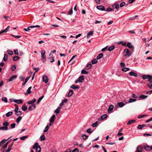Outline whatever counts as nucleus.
Here are the masks:
<instances>
[{
    "instance_id": "1",
    "label": "nucleus",
    "mask_w": 152,
    "mask_h": 152,
    "mask_svg": "<svg viewBox=\"0 0 152 152\" xmlns=\"http://www.w3.org/2000/svg\"><path fill=\"white\" fill-rule=\"evenodd\" d=\"M41 60L42 62L44 63L46 61V56L45 55V50H41Z\"/></svg>"
},
{
    "instance_id": "2",
    "label": "nucleus",
    "mask_w": 152,
    "mask_h": 152,
    "mask_svg": "<svg viewBox=\"0 0 152 152\" xmlns=\"http://www.w3.org/2000/svg\"><path fill=\"white\" fill-rule=\"evenodd\" d=\"M132 50L129 51L128 49H125L123 54L125 57H129L131 56L132 54Z\"/></svg>"
},
{
    "instance_id": "3",
    "label": "nucleus",
    "mask_w": 152,
    "mask_h": 152,
    "mask_svg": "<svg viewBox=\"0 0 152 152\" xmlns=\"http://www.w3.org/2000/svg\"><path fill=\"white\" fill-rule=\"evenodd\" d=\"M32 148L36 149V152H40L41 149V147L39 145L38 142L35 143L33 146Z\"/></svg>"
},
{
    "instance_id": "4",
    "label": "nucleus",
    "mask_w": 152,
    "mask_h": 152,
    "mask_svg": "<svg viewBox=\"0 0 152 152\" xmlns=\"http://www.w3.org/2000/svg\"><path fill=\"white\" fill-rule=\"evenodd\" d=\"M143 150V148L142 147L141 145H140L137 147L135 152H142Z\"/></svg>"
},
{
    "instance_id": "5",
    "label": "nucleus",
    "mask_w": 152,
    "mask_h": 152,
    "mask_svg": "<svg viewBox=\"0 0 152 152\" xmlns=\"http://www.w3.org/2000/svg\"><path fill=\"white\" fill-rule=\"evenodd\" d=\"M36 105L35 104H33L30 105L28 108L29 111H32L34 110L36 108Z\"/></svg>"
},
{
    "instance_id": "6",
    "label": "nucleus",
    "mask_w": 152,
    "mask_h": 152,
    "mask_svg": "<svg viewBox=\"0 0 152 152\" xmlns=\"http://www.w3.org/2000/svg\"><path fill=\"white\" fill-rule=\"evenodd\" d=\"M151 146L147 145L146 146H144V149L147 151H150L152 150Z\"/></svg>"
},
{
    "instance_id": "7",
    "label": "nucleus",
    "mask_w": 152,
    "mask_h": 152,
    "mask_svg": "<svg viewBox=\"0 0 152 152\" xmlns=\"http://www.w3.org/2000/svg\"><path fill=\"white\" fill-rule=\"evenodd\" d=\"M114 108V106L113 105L111 104L108 107V112L109 113H111L112 110Z\"/></svg>"
},
{
    "instance_id": "8",
    "label": "nucleus",
    "mask_w": 152,
    "mask_h": 152,
    "mask_svg": "<svg viewBox=\"0 0 152 152\" xmlns=\"http://www.w3.org/2000/svg\"><path fill=\"white\" fill-rule=\"evenodd\" d=\"M126 46L129 48L131 49H132V52L134 50V47L133 46L131 45L130 42L128 43Z\"/></svg>"
},
{
    "instance_id": "9",
    "label": "nucleus",
    "mask_w": 152,
    "mask_h": 152,
    "mask_svg": "<svg viewBox=\"0 0 152 152\" xmlns=\"http://www.w3.org/2000/svg\"><path fill=\"white\" fill-rule=\"evenodd\" d=\"M43 81L45 83H47L48 81V77L47 76H44L42 77Z\"/></svg>"
},
{
    "instance_id": "10",
    "label": "nucleus",
    "mask_w": 152,
    "mask_h": 152,
    "mask_svg": "<svg viewBox=\"0 0 152 152\" xmlns=\"http://www.w3.org/2000/svg\"><path fill=\"white\" fill-rule=\"evenodd\" d=\"M17 77V76L16 75H13L11 77H10L9 79H8V81H12L15 80Z\"/></svg>"
},
{
    "instance_id": "11",
    "label": "nucleus",
    "mask_w": 152,
    "mask_h": 152,
    "mask_svg": "<svg viewBox=\"0 0 152 152\" xmlns=\"http://www.w3.org/2000/svg\"><path fill=\"white\" fill-rule=\"evenodd\" d=\"M96 7L97 9L102 11H104L105 10V7L102 5L97 6Z\"/></svg>"
},
{
    "instance_id": "12",
    "label": "nucleus",
    "mask_w": 152,
    "mask_h": 152,
    "mask_svg": "<svg viewBox=\"0 0 152 152\" xmlns=\"http://www.w3.org/2000/svg\"><path fill=\"white\" fill-rule=\"evenodd\" d=\"M78 79L79 81V82L81 83H82L84 79V76L83 75L80 76Z\"/></svg>"
},
{
    "instance_id": "13",
    "label": "nucleus",
    "mask_w": 152,
    "mask_h": 152,
    "mask_svg": "<svg viewBox=\"0 0 152 152\" xmlns=\"http://www.w3.org/2000/svg\"><path fill=\"white\" fill-rule=\"evenodd\" d=\"M31 86H30L28 88V89L26 91L27 92L25 93V94L26 95H27L28 94H30L31 93Z\"/></svg>"
},
{
    "instance_id": "14",
    "label": "nucleus",
    "mask_w": 152,
    "mask_h": 152,
    "mask_svg": "<svg viewBox=\"0 0 152 152\" xmlns=\"http://www.w3.org/2000/svg\"><path fill=\"white\" fill-rule=\"evenodd\" d=\"M129 74L131 76L134 77H137V74L133 72H131L129 73Z\"/></svg>"
},
{
    "instance_id": "15",
    "label": "nucleus",
    "mask_w": 152,
    "mask_h": 152,
    "mask_svg": "<svg viewBox=\"0 0 152 152\" xmlns=\"http://www.w3.org/2000/svg\"><path fill=\"white\" fill-rule=\"evenodd\" d=\"M36 101V99H35L34 98L33 100L28 102L27 103L29 104H34L33 103L35 102Z\"/></svg>"
},
{
    "instance_id": "16",
    "label": "nucleus",
    "mask_w": 152,
    "mask_h": 152,
    "mask_svg": "<svg viewBox=\"0 0 152 152\" xmlns=\"http://www.w3.org/2000/svg\"><path fill=\"white\" fill-rule=\"evenodd\" d=\"M70 88L74 89H79V87L78 86H75V85H72Z\"/></svg>"
},
{
    "instance_id": "17",
    "label": "nucleus",
    "mask_w": 152,
    "mask_h": 152,
    "mask_svg": "<svg viewBox=\"0 0 152 152\" xmlns=\"http://www.w3.org/2000/svg\"><path fill=\"white\" fill-rule=\"evenodd\" d=\"M150 75H143L142 76V77L143 79L144 80L146 79H149L150 77Z\"/></svg>"
},
{
    "instance_id": "18",
    "label": "nucleus",
    "mask_w": 152,
    "mask_h": 152,
    "mask_svg": "<svg viewBox=\"0 0 152 152\" xmlns=\"http://www.w3.org/2000/svg\"><path fill=\"white\" fill-rule=\"evenodd\" d=\"M55 116H56L55 115H53L50 119V122L53 123L55 120Z\"/></svg>"
},
{
    "instance_id": "19",
    "label": "nucleus",
    "mask_w": 152,
    "mask_h": 152,
    "mask_svg": "<svg viewBox=\"0 0 152 152\" xmlns=\"http://www.w3.org/2000/svg\"><path fill=\"white\" fill-rule=\"evenodd\" d=\"M117 104L118 106L120 107H122L125 105L124 103L122 102H118V103Z\"/></svg>"
},
{
    "instance_id": "20",
    "label": "nucleus",
    "mask_w": 152,
    "mask_h": 152,
    "mask_svg": "<svg viewBox=\"0 0 152 152\" xmlns=\"http://www.w3.org/2000/svg\"><path fill=\"white\" fill-rule=\"evenodd\" d=\"M137 100L136 99L130 98L129 99L128 102V103H132L133 102H135Z\"/></svg>"
},
{
    "instance_id": "21",
    "label": "nucleus",
    "mask_w": 152,
    "mask_h": 152,
    "mask_svg": "<svg viewBox=\"0 0 152 152\" xmlns=\"http://www.w3.org/2000/svg\"><path fill=\"white\" fill-rule=\"evenodd\" d=\"M103 56V54L102 53L99 54L97 56L96 58L97 60H99L101 59Z\"/></svg>"
},
{
    "instance_id": "22",
    "label": "nucleus",
    "mask_w": 152,
    "mask_h": 152,
    "mask_svg": "<svg viewBox=\"0 0 152 152\" xmlns=\"http://www.w3.org/2000/svg\"><path fill=\"white\" fill-rule=\"evenodd\" d=\"M148 97L147 95H145L143 94L141 95L139 97L140 98L142 99H146Z\"/></svg>"
},
{
    "instance_id": "23",
    "label": "nucleus",
    "mask_w": 152,
    "mask_h": 152,
    "mask_svg": "<svg viewBox=\"0 0 152 152\" xmlns=\"http://www.w3.org/2000/svg\"><path fill=\"white\" fill-rule=\"evenodd\" d=\"M94 33V31H91L88 33L87 34V37H89L90 36L92 35Z\"/></svg>"
},
{
    "instance_id": "24",
    "label": "nucleus",
    "mask_w": 152,
    "mask_h": 152,
    "mask_svg": "<svg viewBox=\"0 0 152 152\" xmlns=\"http://www.w3.org/2000/svg\"><path fill=\"white\" fill-rule=\"evenodd\" d=\"M73 93V92L72 90H70L67 96L69 97H70L72 95Z\"/></svg>"
},
{
    "instance_id": "25",
    "label": "nucleus",
    "mask_w": 152,
    "mask_h": 152,
    "mask_svg": "<svg viewBox=\"0 0 152 152\" xmlns=\"http://www.w3.org/2000/svg\"><path fill=\"white\" fill-rule=\"evenodd\" d=\"M8 129L7 126H3L0 127V130H7Z\"/></svg>"
},
{
    "instance_id": "26",
    "label": "nucleus",
    "mask_w": 152,
    "mask_h": 152,
    "mask_svg": "<svg viewBox=\"0 0 152 152\" xmlns=\"http://www.w3.org/2000/svg\"><path fill=\"white\" fill-rule=\"evenodd\" d=\"M21 109L23 111H25L27 110V107L24 104L22 106Z\"/></svg>"
},
{
    "instance_id": "27",
    "label": "nucleus",
    "mask_w": 152,
    "mask_h": 152,
    "mask_svg": "<svg viewBox=\"0 0 152 152\" xmlns=\"http://www.w3.org/2000/svg\"><path fill=\"white\" fill-rule=\"evenodd\" d=\"M9 138H8V139H7V140L4 139V140H3L2 141H1L0 142V147Z\"/></svg>"
},
{
    "instance_id": "28",
    "label": "nucleus",
    "mask_w": 152,
    "mask_h": 152,
    "mask_svg": "<svg viewBox=\"0 0 152 152\" xmlns=\"http://www.w3.org/2000/svg\"><path fill=\"white\" fill-rule=\"evenodd\" d=\"M61 109V107H58L56 110H55V112L57 114L59 113L60 112V110Z\"/></svg>"
},
{
    "instance_id": "29",
    "label": "nucleus",
    "mask_w": 152,
    "mask_h": 152,
    "mask_svg": "<svg viewBox=\"0 0 152 152\" xmlns=\"http://www.w3.org/2000/svg\"><path fill=\"white\" fill-rule=\"evenodd\" d=\"M136 121V120H132L129 121L127 123V124L128 125H129V124H131L133 123L134 122Z\"/></svg>"
},
{
    "instance_id": "30",
    "label": "nucleus",
    "mask_w": 152,
    "mask_h": 152,
    "mask_svg": "<svg viewBox=\"0 0 152 152\" xmlns=\"http://www.w3.org/2000/svg\"><path fill=\"white\" fill-rule=\"evenodd\" d=\"M44 97V96H42L41 97H40L38 100L37 103V104H39V103L41 101L42 99Z\"/></svg>"
},
{
    "instance_id": "31",
    "label": "nucleus",
    "mask_w": 152,
    "mask_h": 152,
    "mask_svg": "<svg viewBox=\"0 0 152 152\" xmlns=\"http://www.w3.org/2000/svg\"><path fill=\"white\" fill-rule=\"evenodd\" d=\"M97 59H93L91 61V63L93 64H96L97 62Z\"/></svg>"
},
{
    "instance_id": "32",
    "label": "nucleus",
    "mask_w": 152,
    "mask_h": 152,
    "mask_svg": "<svg viewBox=\"0 0 152 152\" xmlns=\"http://www.w3.org/2000/svg\"><path fill=\"white\" fill-rule=\"evenodd\" d=\"M28 136V135L23 136L22 137H20V139L21 140H24L26 139L27 138Z\"/></svg>"
},
{
    "instance_id": "33",
    "label": "nucleus",
    "mask_w": 152,
    "mask_h": 152,
    "mask_svg": "<svg viewBox=\"0 0 152 152\" xmlns=\"http://www.w3.org/2000/svg\"><path fill=\"white\" fill-rule=\"evenodd\" d=\"M15 108L14 110V111L15 112V113H17L18 110V105L16 104H15Z\"/></svg>"
},
{
    "instance_id": "34",
    "label": "nucleus",
    "mask_w": 152,
    "mask_h": 152,
    "mask_svg": "<svg viewBox=\"0 0 152 152\" xmlns=\"http://www.w3.org/2000/svg\"><path fill=\"white\" fill-rule=\"evenodd\" d=\"M115 48V46L113 45L107 49V50L109 51H111L113 50Z\"/></svg>"
},
{
    "instance_id": "35",
    "label": "nucleus",
    "mask_w": 152,
    "mask_h": 152,
    "mask_svg": "<svg viewBox=\"0 0 152 152\" xmlns=\"http://www.w3.org/2000/svg\"><path fill=\"white\" fill-rule=\"evenodd\" d=\"M9 124V122L7 121H5L3 123L2 125L5 126H7Z\"/></svg>"
},
{
    "instance_id": "36",
    "label": "nucleus",
    "mask_w": 152,
    "mask_h": 152,
    "mask_svg": "<svg viewBox=\"0 0 152 152\" xmlns=\"http://www.w3.org/2000/svg\"><path fill=\"white\" fill-rule=\"evenodd\" d=\"M108 116L106 114H104L102 115L101 117V119L102 120H104L105 118H107Z\"/></svg>"
},
{
    "instance_id": "37",
    "label": "nucleus",
    "mask_w": 152,
    "mask_h": 152,
    "mask_svg": "<svg viewBox=\"0 0 152 152\" xmlns=\"http://www.w3.org/2000/svg\"><path fill=\"white\" fill-rule=\"evenodd\" d=\"M12 113V112L11 111H10L8 112L6 114V117H9L11 116Z\"/></svg>"
},
{
    "instance_id": "38",
    "label": "nucleus",
    "mask_w": 152,
    "mask_h": 152,
    "mask_svg": "<svg viewBox=\"0 0 152 152\" xmlns=\"http://www.w3.org/2000/svg\"><path fill=\"white\" fill-rule=\"evenodd\" d=\"M20 58L19 57L15 56L13 58V60L14 61H16L19 59Z\"/></svg>"
},
{
    "instance_id": "39",
    "label": "nucleus",
    "mask_w": 152,
    "mask_h": 152,
    "mask_svg": "<svg viewBox=\"0 0 152 152\" xmlns=\"http://www.w3.org/2000/svg\"><path fill=\"white\" fill-rule=\"evenodd\" d=\"M8 55L7 54H4V57L3 58V60L5 61H7V58Z\"/></svg>"
},
{
    "instance_id": "40",
    "label": "nucleus",
    "mask_w": 152,
    "mask_h": 152,
    "mask_svg": "<svg viewBox=\"0 0 152 152\" xmlns=\"http://www.w3.org/2000/svg\"><path fill=\"white\" fill-rule=\"evenodd\" d=\"M49 129V126H48V124L47 126H46L45 128V129L43 132H47L48 130V129Z\"/></svg>"
},
{
    "instance_id": "41",
    "label": "nucleus",
    "mask_w": 152,
    "mask_h": 152,
    "mask_svg": "<svg viewBox=\"0 0 152 152\" xmlns=\"http://www.w3.org/2000/svg\"><path fill=\"white\" fill-rule=\"evenodd\" d=\"M22 118L21 116H19L16 119V122L18 123L22 119Z\"/></svg>"
},
{
    "instance_id": "42",
    "label": "nucleus",
    "mask_w": 152,
    "mask_h": 152,
    "mask_svg": "<svg viewBox=\"0 0 152 152\" xmlns=\"http://www.w3.org/2000/svg\"><path fill=\"white\" fill-rule=\"evenodd\" d=\"M129 70V68L126 67H124L122 69V70L124 72H126Z\"/></svg>"
},
{
    "instance_id": "43",
    "label": "nucleus",
    "mask_w": 152,
    "mask_h": 152,
    "mask_svg": "<svg viewBox=\"0 0 152 152\" xmlns=\"http://www.w3.org/2000/svg\"><path fill=\"white\" fill-rule=\"evenodd\" d=\"M98 124V121H96L95 123H93L92 124V126L93 127H96V126H97Z\"/></svg>"
},
{
    "instance_id": "44",
    "label": "nucleus",
    "mask_w": 152,
    "mask_h": 152,
    "mask_svg": "<svg viewBox=\"0 0 152 152\" xmlns=\"http://www.w3.org/2000/svg\"><path fill=\"white\" fill-rule=\"evenodd\" d=\"M7 144H5L3 146H2L1 147V150H5V149L7 148Z\"/></svg>"
},
{
    "instance_id": "45",
    "label": "nucleus",
    "mask_w": 152,
    "mask_h": 152,
    "mask_svg": "<svg viewBox=\"0 0 152 152\" xmlns=\"http://www.w3.org/2000/svg\"><path fill=\"white\" fill-rule=\"evenodd\" d=\"M81 73L82 74H87L88 73V72L86 71L85 69H83L81 71Z\"/></svg>"
},
{
    "instance_id": "46",
    "label": "nucleus",
    "mask_w": 152,
    "mask_h": 152,
    "mask_svg": "<svg viewBox=\"0 0 152 152\" xmlns=\"http://www.w3.org/2000/svg\"><path fill=\"white\" fill-rule=\"evenodd\" d=\"M33 69L34 70H36V69H37V70H36L35 72H34L33 73V75H35L36 73L39 70V69L38 67H36V68H33Z\"/></svg>"
},
{
    "instance_id": "47",
    "label": "nucleus",
    "mask_w": 152,
    "mask_h": 152,
    "mask_svg": "<svg viewBox=\"0 0 152 152\" xmlns=\"http://www.w3.org/2000/svg\"><path fill=\"white\" fill-rule=\"evenodd\" d=\"M1 100L6 103H7L8 102L7 99L6 97H3L2 98Z\"/></svg>"
},
{
    "instance_id": "48",
    "label": "nucleus",
    "mask_w": 152,
    "mask_h": 152,
    "mask_svg": "<svg viewBox=\"0 0 152 152\" xmlns=\"http://www.w3.org/2000/svg\"><path fill=\"white\" fill-rule=\"evenodd\" d=\"M40 140L41 141H44L45 140V137L44 135H42L40 137Z\"/></svg>"
},
{
    "instance_id": "49",
    "label": "nucleus",
    "mask_w": 152,
    "mask_h": 152,
    "mask_svg": "<svg viewBox=\"0 0 152 152\" xmlns=\"http://www.w3.org/2000/svg\"><path fill=\"white\" fill-rule=\"evenodd\" d=\"M10 27V26H8L6 29H5L4 30H3V31L4 32V33L7 32L9 31Z\"/></svg>"
},
{
    "instance_id": "50",
    "label": "nucleus",
    "mask_w": 152,
    "mask_h": 152,
    "mask_svg": "<svg viewBox=\"0 0 152 152\" xmlns=\"http://www.w3.org/2000/svg\"><path fill=\"white\" fill-rule=\"evenodd\" d=\"M40 27V26L39 25H37L36 26H29L28 27V28H33L34 27L38 28V27Z\"/></svg>"
},
{
    "instance_id": "51",
    "label": "nucleus",
    "mask_w": 152,
    "mask_h": 152,
    "mask_svg": "<svg viewBox=\"0 0 152 152\" xmlns=\"http://www.w3.org/2000/svg\"><path fill=\"white\" fill-rule=\"evenodd\" d=\"M82 137L84 140H86L88 138V136H87L85 134H83V135H82Z\"/></svg>"
},
{
    "instance_id": "52",
    "label": "nucleus",
    "mask_w": 152,
    "mask_h": 152,
    "mask_svg": "<svg viewBox=\"0 0 152 152\" xmlns=\"http://www.w3.org/2000/svg\"><path fill=\"white\" fill-rule=\"evenodd\" d=\"M22 112L21 111H18L17 113H15V114L17 116H18L19 115H21L22 114Z\"/></svg>"
},
{
    "instance_id": "53",
    "label": "nucleus",
    "mask_w": 152,
    "mask_h": 152,
    "mask_svg": "<svg viewBox=\"0 0 152 152\" xmlns=\"http://www.w3.org/2000/svg\"><path fill=\"white\" fill-rule=\"evenodd\" d=\"M149 83L147 84L148 86L151 88L152 89V82H149Z\"/></svg>"
},
{
    "instance_id": "54",
    "label": "nucleus",
    "mask_w": 152,
    "mask_h": 152,
    "mask_svg": "<svg viewBox=\"0 0 152 152\" xmlns=\"http://www.w3.org/2000/svg\"><path fill=\"white\" fill-rule=\"evenodd\" d=\"M16 124L15 123L12 124L10 125V129H13L15 127Z\"/></svg>"
},
{
    "instance_id": "55",
    "label": "nucleus",
    "mask_w": 152,
    "mask_h": 152,
    "mask_svg": "<svg viewBox=\"0 0 152 152\" xmlns=\"http://www.w3.org/2000/svg\"><path fill=\"white\" fill-rule=\"evenodd\" d=\"M72 8L71 9H69V11L68 12V13L69 15H71L72 14Z\"/></svg>"
},
{
    "instance_id": "56",
    "label": "nucleus",
    "mask_w": 152,
    "mask_h": 152,
    "mask_svg": "<svg viewBox=\"0 0 152 152\" xmlns=\"http://www.w3.org/2000/svg\"><path fill=\"white\" fill-rule=\"evenodd\" d=\"M147 115L143 114V115H140L138 116V118H143V117H144L145 116H146Z\"/></svg>"
},
{
    "instance_id": "57",
    "label": "nucleus",
    "mask_w": 152,
    "mask_h": 152,
    "mask_svg": "<svg viewBox=\"0 0 152 152\" xmlns=\"http://www.w3.org/2000/svg\"><path fill=\"white\" fill-rule=\"evenodd\" d=\"M92 65L91 64H88L86 65V67L88 68V69H90Z\"/></svg>"
},
{
    "instance_id": "58",
    "label": "nucleus",
    "mask_w": 152,
    "mask_h": 152,
    "mask_svg": "<svg viewBox=\"0 0 152 152\" xmlns=\"http://www.w3.org/2000/svg\"><path fill=\"white\" fill-rule=\"evenodd\" d=\"M113 10L110 7H108L107 9L105 11L106 12H110Z\"/></svg>"
},
{
    "instance_id": "59",
    "label": "nucleus",
    "mask_w": 152,
    "mask_h": 152,
    "mask_svg": "<svg viewBox=\"0 0 152 152\" xmlns=\"http://www.w3.org/2000/svg\"><path fill=\"white\" fill-rule=\"evenodd\" d=\"M7 52L9 55H12L13 54V52L12 50H8Z\"/></svg>"
},
{
    "instance_id": "60",
    "label": "nucleus",
    "mask_w": 152,
    "mask_h": 152,
    "mask_svg": "<svg viewBox=\"0 0 152 152\" xmlns=\"http://www.w3.org/2000/svg\"><path fill=\"white\" fill-rule=\"evenodd\" d=\"M16 67L15 65H14L12 66V68H11V70L12 71H14L15 69H16Z\"/></svg>"
},
{
    "instance_id": "61",
    "label": "nucleus",
    "mask_w": 152,
    "mask_h": 152,
    "mask_svg": "<svg viewBox=\"0 0 152 152\" xmlns=\"http://www.w3.org/2000/svg\"><path fill=\"white\" fill-rule=\"evenodd\" d=\"M11 36H12V37H14L15 38H16V39H19V38H20L21 36H18H18H15V35H11Z\"/></svg>"
},
{
    "instance_id": "62",
    "label": "nucleus",
    "mask_w": 152,
    "mask_h": 152,
    "mask_svg": "<svg viewBox=\"0 0 152 152\" xmlns=\"http://www.w3.org/2000/svg\"><path fill=\"white\" fill-rule=\"evenodd\" d=\"M151 135H152V134H149V133L144 134H143V136H144L148 137L149 136H151Z\"/></svg>"
},
{
    "instance_id": "63",
    "label": "nucleus",
    "mask_w": 152,
    "mask_h": 152,
    "mask_svg": "<svg viewBox=\"0 0 152 152\" xmlns=\"http://www.w3.org/2000/svg\"><path fill=\"white\" fill-rule=\"evenodd\" d=\"M86 132L88 133H91L93 132V131L91 130L90 128H89L87 130Z\"/></svg>"
},
{
    "instance_id": "64",
    "label": "nucleus",
    "mask_w": 152,
    "mask_h": 152,
    "mask_svg": "<svg viewBox=\"0 0 152 152\" xmlns=\"http://www.w3.org/2000/svg\"><path fill=\"white\" fill-rule=\"evenodd\" d=\"M79 150L77 148H75L74 150H73L72 152H78Z\"/></svg>"
}]
</instances>
